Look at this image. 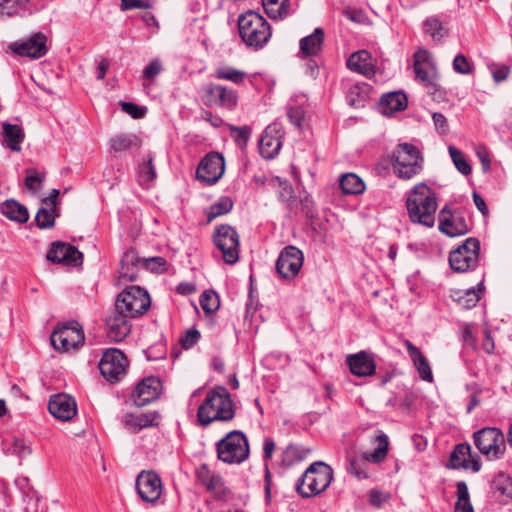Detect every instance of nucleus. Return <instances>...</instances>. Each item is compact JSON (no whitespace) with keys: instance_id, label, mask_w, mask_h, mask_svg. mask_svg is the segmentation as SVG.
Masks as SVG:
<instances>
[{"instance_id":"nucleus-1","label":"nucleus","mask_w":512,"mask_h":512,"mask_svg":"<svg viewBox=\"0 0 512 512\" xmlns=\"http://www.w3.org/2000/svg\"><path fill=\"white\" fill-rule=\"evenodd\" d=\"M234 417V402L224 386H216L208 391L197 411V420L203 427L215 421L227 422Z\"/></svg>"},{"instance_id":"nucleus-2","label":"nucleus","mask_w":512,"mask_h":512,"mask_svg":"<svg viewBox=\"0 0 512 512\" xmlns=\"http://www.w3.org/2000/svg\"><path fill=\"white\" fill-rule=\"evenodd\" d=\"M406 208L412 222L433 227L437 200L434 191L425 183L416 184L409 192Z\"/></svg>"},{"instance_id":"nucleus-3","label":"nucleus","mask_w":512,"mask_h":512,"mask_svg":"<svg viewBox=\"0 0 512 512\" xmlns=\"http://www.w3.org/2000/svg\"><path fill=\"white\" fill-rule=\"evenodd\" d=\"M238 30L243 42L255 50L265 47L272 36L269 22L253 10H248L239 16Z\"/></svg>"},{"instance_id":"nucleus-4","label":"nucleus","mask_w":512,"mask_h":512,"mask_svg":"<svg viewBox=\"0 0 512 512\" xmlns=\"http://www.w3.org/2000/svg\"><path fill=\"white\" fill-rule=\"evenodd\" d=\"M333 479V469L322 461L312 463L296 482V491L303 498L324 492Z\"/></svg>"},{"instance_id":"nucleus-5","label":"nucleus","mask_w":512,"mask_h":512,"mask_svg":"<svg viewBox=\"0 0 512 512\" xmlns=\"http://www.w3.org/2000/svg\"><path fill=\"white\" fill-rule=\"evenodd\" d=\"M217 457L227 464H241L249 458L250 447L247 436L240 430L228 432L216 443Z\"/></svg>"},{"instance_id":"nucleus-6","label":"nucleus","mask_w":512,"mask_h":512,"mask_svg":"<svg viewBox=\"0 0 512 512\" xmlns=\"http://www.w3.org/2000/svg\"><path fill=\"white\" fill-rule=\"evenodd\" d=\"M392 166L397 177L409 180L422 171L423 158L412 144H399L393 151Z\"/></svg>"},{"instance_id":"nucleus-7","label":"nucleus","mask_w":512,"mask_h":512,"mask_svg":"<svg viewBox=\"0 0 512 512\" xmlns=\"http://www.w3.org/2000/svg\"><path fill=\"white\" fill-rule=\"evenodd\" d=\"M476 448L489 461L502 459L506 452L503 432L496 427H484L473 434Z\"/></svg>"},{"instance_id":"nucleus-8","label":"nucleus","mask_w":512,"mask_h":512,"mask_svg":"<svg viewBox=\"0 0 512 512\" xmlns=\"http://www.w3.org/2000/svg\"><path fill=\"white\" fill-rule=\"evenodd\" d=\"M150 304V296L146 290L140 286H129L118 295L115 309L116 312L135 318L143 315Z\"/></svg>"},{"instance_id":"nucleus-9","label":"nucleus","mask_w":512,"mask_h":512,"mask_svg":"<svg viewBox=\"0 0 512 512\" xmlns=\"http://www.w3.org/2000/svg\"><path fill=\"white\" fill-rule=\"evenodd\" d=\"M377 448L363 456H351L348 458L346 470L357 479L368 478V462L379 464L387 456L389 441L386 434L381 433L376 437Z\"/></svg>"},{"instance_id":"nucleus-10","label":"nucleus","mask_w":512,"mask_h":512,"mask_svg":"<svg viewBox=\"0 0 512 512\" xmlns=\"http://www.w3.org/2000/svg\"><path fill=\"white\" fill-rule=\"evenodd\" d=\"M213 243L222 253L227 264H234L239 259V235L230 225L217 226L213 233Z\"/></svg>"},{"instance_id":"nucleus-11","label":"nucleus","mask_w":512,"mask_h":512,"mask_svg":"<svg viewBox=\"0 0 512 512\" xmlns=\"http://www.w3.org/2000/svg\"><path fill=\"white\" fill-rule=\"evenodd\" d=\"M480 242L476 238H468L449 256L451 269L456 272H466L474 269L479 260Z\"/></svg>"},{"instance_id":"nucleus-12","label":"nucleus","mask_w":512,"mask_h":512,"mask_svg":"<svg viewBox=\"0 0 512 512\" xmlns=\"http://www.w3.org/2000/svg\"><path fill=\"white\" fill-rule=\"evenodd\" d=\"M101 375L109 382L120 381L126 374L128 359L125 354L117 348H109L104 351L99 362Z\"/></svg>"},{"instance_id":"nucleus-13","label":"nucleus","mask_w":512,"mask_h":512,"mask_svg":"<svg viewBox=\"0 0 512 512\" xmlns=\"http://www.w3.org/2000/svg\"><path fill=\"white\" fill-rule=\"evenodd\" d=\"M84 339V332L75 321L55 328L50 337L53 347L64 352L76 349L83 344Z\"/></svg>"},{"instance_id":"nucleus-14","label":"nucleus","mask_w":512,"mask_h":512,"mask_svg":"<svg viewBox=\"0 0 512 512\" xmlns=\"http://www.w3.org/2000/svg\"><path fill=\"white\" fill-rule=\"evenodd\" d=\"M203 102L206 106L233 110L238 103V94L226 86L209 83L203 89Z\"/></svg>"},{"instance_id":"nucleus-15","label":"nucleus","mask_w":512,"mask_h":512,"mask_svg":"<svg viewBox=\"0 0 512 512\" xmlns=\"http://www.w3.org/2000/svg\"><path fill=\"white\" fill-rule=\"evenodd\" d=\"M303 262V252L295 246H287L276 261V271L281 278L292 280L299 274Z\"/></svg>"},{"instance_id":"nucleus-16","label":"nucleus","mask_w":512,"mask_h":512,"mask_svg":"<svg viewBox=\"0 0 512 512\" xmlns=\"http://www.w3.org/2000/svg\"><path fill=\"white\" fill-rule=\"evenodd\" d=\"M224 170V157L220 153L212 152L200 161L196 170V177L203 183L213 185L222 177Z\"/></svg>"},{"instance_id":"nucleus-17","label":"nucleus","mask_w":512,"mask_h":512,"mask_svg":"<svg viewBox=\"0 0 512 512\" xmlns=\"http://www.w3.org/2000/svg\"><path fill=\"white\" fill-rule=\"evenodd\" d=\"M136 490L142 501L155 503L161 496L162 482L154 471H142L136 478Z\"/></svg>"},{"instance_id":"nucleus-18","label":"nucleus","mask_w":512,"mask_h":512,"mask_svg":"<svg viewBox=\"0 0 512 512\" xmlns=\"http://www.w3.org/2000/svg\"><path fill=\"white\" fill-rule=\"evenodd\" d=\"M10 49L19 56L39 59L48 52L47 37L43 33L38 32L24 41L12 43Z\"/></svg>"},{"instance_id":"nucleus-19","label":"nucleus","mask_w":512,"mask_h":512,"mask_svg":"<svg viewBox=\"0 0 512 512\" xmlns=\"http://www.w3.org/2000/svg\"><path fill=\"white\" fill-rule=\"evenodd\" d=\"M46 258L52 263L79 266L82 264L83 254L69 243L56 241L51 244Z\"/></svg>"},{"instance_id":"nucleus-20","label":"nucleus","mask_w":512,"mask_h":512,"mask_svg":"<svg viewBox=\"0 0 512 512\" xmlns=\"http://www.w3.org/2000/svg\"><path fill=\"white\" fill-rule=\"evenodd\" d=\"M161 388L162 383L159 378L146 377L136 385L131 398L136 406L143 407L158 398Z\"/></svg>"},{"instance_id":"nucleus-21","label":"nucleus","mask_w":512,"mask_h":512,"mask_svg":"<svg viewBox=\"0 0 512 512\" xmlns=\"http://www.w3.org/2000/svg\"><path fill=\"white\" fill-rule=\"evenodd\" d=\"M438 228L449 237L462 236L469 232L465 218L460 213H452L448 205L440 211Z\"/></svg>"},{"instance_id":"nucleus-22","label":"nucleus","mask_w":512,"mask_h":512,"mask_svg":"<svg viewBox=\"0 0 512 512\" xmlns=\"http://www.w3.org/2000/svg\"><path fill=\"white\" fill-rule=\"evenodd\" d=\"M197 480L211 492L215 498L224 499L229 490L219 473L212 471L207 464H201L195 471Z\"/></svg>"},{"instance_id":"nucleus-23","label":"nucleus","mask_w":512,"mask_h":512,"mask_svg":"<svg viewBox=\"0 0 512 512\" xmlns=\"http://www.w3.org/2000/svg\"><path fill=\"white\" fill-rule=\"evenodd\" d=\"M282 135L283 132L278 124L274 123L266 127L259 140V152L263 158L272 159L279 153Z\"/></svg>"},{"instance_id":"nucleus-24","label":"nucleus","mask_w":512,"mask_h":512,"mask_svg":"<svg viewBox=\"0 0 512 512\" xmlns=\"http://www.w3.org/2000/svg\"><path fill=\"white\" fill-rule=\"evenodd\" d=\"M48 410L58 420L69 421L77 414V405L71 396L60 393L51 396Z\"/></svg>"},{"instance_id":"nucleus-25","label":"nucleus","mask_w":512,"mask_h":512,"mask_svg":"<svg viewBox=\"0 0 512 512\" xmlns=\"http://www.w3.org/2000/svg\"><path fill=\"white\" fill-rule=\"evenodd\" d=\"M346 363L349 366L350 372L358 377L372 376L376 371V363L373 355L366 351L348 355Z\"/></svg>"},{"instance_id":"nucleus-26","label":"nucleus","mask_w":512,"mask_h":512,"mask_svg":"<svg viewBox=\"0 0 512 512\" xmlns=\"http://www.w3.org/2000/svg\"><path fill=\"white\" fill-rule=\"evenodd\" d=\"M143 270L142 259L134 248L124 252L120 260L119 279L125 281H136L139 273Z\"/></svg>"},{"instance_id":"nucleus-27","label":"nucleus","mask_w":512,"mask_h":512,"mask_svg":"<svg viewBox=\"0 0 512 512\" xmlns=\"http://www.w3.org/2000/svg\"><path fill=\"white\" fill-rule=\"evenodd\" d=\"M128 316L116 312L106 320V334L110 341L121 342L131 331V324Z\"/></svg>"},{"instance_id":"nucleus-28","label":"nucleus","mask_w":512,"mask_h":512,"mask_svg":"<svg viewBox=\"0 0 512 512\" xmlns=\"http://www.w3.org/2000/svg\"><path fill=\"white\" fill-rule=\"evenodd\" d=\"M490 495L501 504H507L512 500V478L499 472L495 475L490 484Z\"/></svg>"},{"instance_id":"nucleus-29","label":"nucleus","mask_w":512,"mask_h":512,"mask_svg":"<svg viewBox=\"0 0 512 512\" xmlns=\"http://www.w3.org/2000/svg\"><path fill=\"white\" fill-rule=\"evenodd\" d=\"M404 345L420 378L424 381L432 382L433 373L427 358L423 355L420 349L409 340H405Z\"/></svg>"},{"instance_id":"nucleus-30","label":"nucleus","mask_w":512,"mask_h":512,"mask_svg":"<svg viewBox=\"0 0 512 512\" xmlns=\"http://www.w3.org/2000/svg\"><path fill=\"white\" fill-rule=\"evenodd\" d=\"M347 67L354 72L366 77L374 75V65L371 63V55L366 50L354 52L347 59Z\"/></svg>"},{"instance_id":"nucleus-31","label":"nucleus","mask_w":512,"mask_h":512,"mask_svg":"<svg viewBox=\"0 0 512 512\" xmlns=\"http://www.w3.org/2000/svg\"><path fill=\"white\" fill-rule=\"evenodd\" d=\"M159 417L158 412L150 411L135 415L127 413L123 417V423L126 427L132 430L133 433L157 425L156 420Z\"/></svg>"},{"instance_id":"nucleus-32","label":"nucleus","mask_w":512,"mask_h":512,"mask_svg":"<svg viewBox=\"0 0 512 512\" xmlns=\"http://www.w3.org/2000/svg\"><path fill=\"white\" fill-rule=\"evenodd\" d=\"M2 136L7 148L13 152L21 151V144L25 139V132L20 125L3 122Z\"/></svg>"},{"instance_id":"nucleus-33","label":"nucleus","mask_w":512,"mask_h":512,"mask_svg":"<svg viewBox=\"0 0 512 512\" xmlns=\"http://www.w3.org/2000/svg\"><path fill=\"white\" fill-rule=\"evenodd\" d=\"M324 37V30L322 28H316L312 34L300 40V53L303 54L304 57L317 56L322 50Z\"/></svg>"},{"instance_id":"nucleus-34","label":"nucleus","mask_w":512,"mask_h":512,"mask_svg":"<svg viewBox=\"0 0 512 512\" xmlns=\"http://www.w3.org/2000/svg\"><path fill=\"white\" fill-rule=\"evenodd\" d=\"M142 140L136 134L122 133L110 138L109 147L115 153H122L132 149H139Z\"/></svg>"},{"instance_id":"nucleus-35","label":"nucleus","mask_w":512,"mask_h":512,"mask_svg":"<svg viewBox=\"0 0 512 512\" xmlns=\"http://www.w3.org/2000/svg\"><path fill=\"white\" fill-rule=\"evenodd\" d=\"M1 212L8 219L18 222L25 223L29 219V213L27 208L15 200H6L1 206Z\"/></svg>"},{"instance_id":"nucleus-36","label":"nucleus","mask_w":512,"mask_h":512,"mask_svg":"<svg viewBox=\"0 0 512 512\" xmlns=\"http://www.w3.org/2000/svg\"><path fill=\"white\" fill-rule=\"evenodd\" d=\"M414 72L416 79L423 84L425 88L428 87L430 83L438 81V73L435 67L430 63H421L418 54L415 55Z\"/></svg>"},{"instance_id":"nucleus-37","label":"nucleus","mask_w":512,"mask_h":512,"mask_svg":"<svg viewBox=\"0 0 512 512\" xmlns=\"http://www.w3.org/2000/svg\"><path fill=\"white\" fill-rule=\"evenodd\" d=\"M380 104L386 113L403 111L407 107V97L402 92H391L381 97Z\"/></svg>"},{"instance_id":"nucleus-38","label":"nucleus","mask_w":512,"mask_h":512,"mask_svg":"<svg viewBox=\"0 0 512 512\" xmlns=\"http://www.w3.org/2000/svg\"><path fill=\"white\" fill-rule=\"evenodd\" d=\"M471 456V446L468 443L457 444L449 457V467L452 469L467 468Z\"/></svg>"},{"instance_id":"nucleus-39","label":"nucleus","mask_w":512,"mask_h":512,"mask_svg":"<svg viewBox=\"0 0 512 512\" xmlns=\"http://www.w3.org/2000/svg\"><path fill=\"white\" fill-rule=\"evenodd\" d=\"M339 184L342 192L347 195H358L365 190L364 182L354 173L342 175Z\"/></svg>"},{"instance_id":"nucleus-40","label":"nucleus","mask_w":512,"mask_h":512,"mask_svg":"<svg viewBox=\"0 0 512 512\" xmlns=\"http://www.w3.org/2000/svg\"><path fill=\"white\" fill-rule=\"evenodd\" d=\"M153 160V155L150 153L147 161L140 163L138 166L137 181L142 187L148 188L157 176Z\"/></svg>"},{"instance_id":"nucleus-41","label":"nucleus","mask_w":512,"mask_h":512,"mask_svg":"<svg viewBox=\"0 0 512 512\" xmlns=\"http://www.w3.org/2000/svg\"><path fill=\"white\" fill-rule=\"evenodd\" d=\"M480 290L474 288L465 291H454L451 295L452 299L463 309H471L476 306L480 300Z\"/></svg>"},{"instance_id":"nucleus-42","label":"nucleus","mask_w":512,"mask_h":512,"mask_svg":"<svg viewBox=\"0 0 512 512\" xmlns=\"http://www.w3.org/2000/svg\"><path fill=\"white\" fill-rule=\"evenodd\" d=\"M213 76L216 79L227 80L240 85L247 78V73L231 66H221L215 69Z\"/></svg>"},{"instance_id":"nucleus-43","label":"nucleus","mask_w":512,"mask_h":512,"mask_svg":"<svg viewBox=\"0 0 512 512\" xmlns=\"http://www.w3.org/2000/svg\"><path fill=\"white\" fill-rule=\"evenodd\" d=\"M288 0H262V6L269 18L283 19L288 15Z\"/></svg>"},{"instance_id":"nucleus-44","label":"nucleus","mask_w":512,"mask_h":512,"mask_svg":"<svg viewBox=\"0 0 512 512\" xmlns=\"http://www.w3.org/2000/svg\"><path fill=\"white\" fill-rule=\"evenodd\" d=\"M233 201L228 196H222L220 197L214 204H212L207 212V221L208 223L212 222L214 219H216L219 216L225 215L229 213L233 208Z\"/></svg>"},{"instance_id":"nucleus-45","label":"nucleus","mask_w":512,"mask_h":512,"mask_svg":"<svg viewBox=\"0 0 512 512\" xmlns=\"http://www.w3.org/2000/svg\"><path fill=\"white\" fill-rule=\"evenodd\" d=\"M423 29L436 42H440L448 34L443 23L436 16L428 17L423 22Z\"/></svg>"},{"instance_id":"nucleus-46","label":"nucleus","mask_w":512,"mask_h":512,"mask_svg":"<svg viewBox=\"0 0 512 512\" xmlns=\"http://www.w3.org/2000/svg\"><path fill=\"white\" fill-rule=\"evenodd\" d=\"M55 211L56 208H52L49 206L41 207L35 216L37 226L40 229L52 228L54 226L55 218L57 216V214H55Z\"/></svg>"},{"instance_id":"nucleus-47","label":"nucleus","mask_w":512,"mask_h":512,"mask_svg":"<svg viewBox=\"0 0 512 512\" xmlns=\"http://www.w3.org/2000/svg\"><path fill=\"white\" fill-rule=\"evenodd\" d=\"M448 151L457 170L465 176L471 174L472 168L467 162L464 154L454 146H449Z\"/></svg>"},{"instance_id":"nucleus-48","label":"nucleus","mask_w":512,"mask_h":512,"mask_svg":"<svg viewBox=\"0 0 512 512\" xmlns=\"http://www.w3.org/2000/svg\"><path fill=\"white\" fill-rule=\"evenodd\" d=\"M200 306L206 314L216 312L220 307L218 295L214 291H204L200 296Z\"/></svg>"},{"instance_id":"nucleus-49","label":"nucleus","mask_w":512,"mask_h":512,"mask_svg":"<svg viewBox=\"0 0 512 512\" xmlns=\"http://www.w3.org/2000/svg\"><path fill=\"white\" fill-rule=\"evenodd\" d=\"M274 181L277 182L279 187V199L287 203L288 207L291 209L292 203L296 201L292 185L287 180H282L279 177H276Z\"/></svg>"},{"instance_id":"nucleus-50","label":"nucleus","mask_w":512,"mask_h":512,"mask_svg":"<svg viewBox=\"0 0 512 512\" xmlns=\"http://www.w3.org/2000/svg\"><path fill=\"white\" fill-rule=\"evenodd\" d=\"M346 99L349 105L359 107L366 99V92L359 84H353L347 91Z\"/></svg>"},{"instance_id":"nucleus-51","label":"nucleus","mask_w":512,"mask_h":512,"mask_svg":"<svg viewBox=\"0 0 512 512\" xmlns=\"http://www.w3.org/2000/svg\"><path fill=\"white\" fill-rule=\"evenodd\" d=\"M44 177L40 176L36 169H26L25 186L28 190L36 192L40 189Z\"/></svg>"},{"instance_id":"nucleus-52","label":"nucleus","mask_w":512,"mask_h":512,"mask_svg":"<svg viewBox=\"0 0 512 512\" xmlns=\"http://www.w3.org/2000/svg\"><path fill=\"white\" fill-rule=\"evenodd\" d=\"M427 90V93L432 98L433 101L437 103L447 102V92L446 90L438 83V81H435L434 83H430L428 87L425 88Z\"/></svg>"},{"instance_id":"nucleus-53","label":"nucleus","mask_w":512,"mask_h":512,"mask_svg":"<svg viewBox=\"0 0 512 512\" xmlns=\"http://www.w3.org/2000/svg\"><path fill=\"white\" fill-rule=\"evenodd\" d=\"M251 130L247 126L237 127L232 126L231 127V135L234 138L235 142L240 146L244 147L248 143V140L250 138Z\"/></svg>"},{"instance_id":"nucleus-54","label":"nucleus","mask_w":512,"mask_h":512,"mask_svg":"<svg viewBox=\"0 0 512 512\" xmlns=\"http://www.w3.org/2000/svg\"><path fill=\"white\" fill-rule=\"evenodd\" d=\"M453 69L459 74L468 75L472 73L473 65L466 56L459 54L453 60Z\"/></svg>"},{"instance_id":"nucleus-55","label":"nucleus","mask_w":512,"mask_h":512,"mask_svg":"<svg viewBox=\"0 0 512 512\" xmlns=\"http://www.w3.org/2000/svg\"><path fill=\"white\" fill-rule=\"evenodd\" d=\"M12 453L20 458H24L31 454L32 450L30 445L21 438H14L11 444Z\"/></svg>"},{"instance_id":"nucleus-56","label":"nucleus","mask_w":512,"mask_h":512,"mask_svg":"<svg viewBox=\"0 0 512 512\" xmlns=\"http://www.w3.org/2000/svg\"><path fill=\"white\" fill-rule=\"evenodd\" d=\"M142 264L143 269L158 272L165 269L166 260L163 257L143 258Z\"/></svg>"},{"instance_id":"nucleus-57","label":"nucleus","mask_w":512,"mask_h":512,"mask_svg":"<svg viewBox=\"0 0 512 512\" xmlns=\"http://www.w3.org/2000/svg\"><path fill=\"white\" fill-rule=\"evenodd\" d=\"M163 70L162 63L159 59H154L143 70V78L153 81L157 75Z\"/></svg>"},{"instance_id":"nucleus-58","label":"nucleus","mask_w":512,"mask_h":512,"mask_svg":"<svg viewBox=\"0 0 512 512\" xmlns=\"http://www.w3.org/2000/svg\"><path fill=\"white\" fill-rule=\"evenodd\" d=\"M287 117L293 125L300 128L305 119V111L300 106H291L288 108Z\"/></svg>"},{"instance_id":"nucleus-59","label":"nucleus","mask_w":512,"mask_h":512,"mask_svg":"<svg viewBox=\"0 0 512 512\" xmlns=\"http://www.w3.org/2000/svg\"><path fill=\"white\" fill-rule=\"evenodd\" d=\"M200 339V332L197 329H189L180 338V343L184 349L192 348Z\"/></svg>"},{"instance_id":"nucleus-60","label":"nucleus","mask_w":512,"mask_h":512,"mask_svg":"<svg viewBox=\"0 0 512 512\" xmlns=\"http://www.w3.org/2000/svg\"><path fill=\"white\" fill-rule=\"evenodd\" d=\"M121 107L124 112L132 116L134 119H139L145 116L146 108L138 106L132 102H121Z\"/></svg>"},{"instance_id":"nucleus-61","label":"nucleus","mask_w":512,"mask_h":512,"mask_svg":"<svg viewBox=\"0 0 512 512\" xmlns=\"http://www.w3.org/2000/svg\"><path fill=\"white\" fill-rule=\"evenodd\" d=\"M151 3L149 0H121L120 8L122 11L132 9H149Z\"/></svg>"},{"instance_id":"nucleus-62","label":"nucleus","mask_w":512,"mask_h":512,"mask_svg":"<svg viewBox=\"0 0 512 512\" xmlns=\"http://www.w3.org/2000/svg\"><path fill=\"white\" fill-rule=\"evenodd\" d=\"M467 388L472 391L470 402L467 406V413H471L477 406H479V395L484 391V389L475 383L468 386Z\"/></svg>"},{"instance_id":"nucleus-63","label":"nucleus","mask_w":512,"mask_h":512,"mask_svg":"<svg viewBox=\"0 0 512 512\" xmlns=\"http://www.w3.org/2000/svg\"><path fill=\"white\" fill-rule=\"evenodd\" d=\"M476 155L481 162L482 170L484 172L489 171L491 167V159L488 149L484 146H478L476 148Z\"/></svg>"},{"instance_id":"nucleus-64","label":"nucleus","mask_w":512,"mask_h":512,"mask_svg":"<svg viewBox=\"0 0 512 512\" xmlns=\"http://www.w3.org/2000/svg\"><path fill=\"white\" fill-rule=\"evenodd\" d=\"M432 120L435 125V128L441 134H444L448 131V121L446 117L442 113L435 112L432 114Z\"/></svg>"}]
</instances>
